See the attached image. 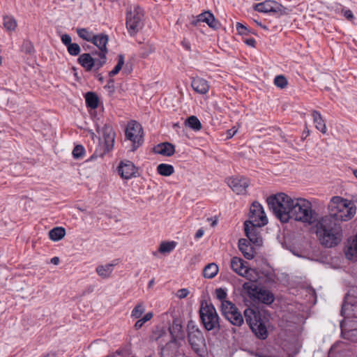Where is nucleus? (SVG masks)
<instances>
[{"label":"nucleus","mask_w":357,"mask_h":357,"mask_svg":"<svg viewBox=\"0 0 357 357\" xmlns=\"http://www.w3.org/2000/svg\"><path fill=\"white\" fill-rule=\"evenodd\" d=\"M43 357H56L54 354H47Z\"/></svg>","instance_id":"13d9d810"},{"label":"nucleus","mask_w":357,"mask_h":357,"mask_svg":"<svg viewBox=\"0 0 357 357\" xmlns=\"http://www.w3.org/2000/svg\"><path fill=\"white\" fill-rule=\"evenodd\" d=\"M346 257L349 260H357V234L355 238L345 248Z\"/></svg>","instance_id":"393cba45"},{"label":"nucleus","mask_w":357,"mask_h":357,"mask_svg":"<svg viewBox=\"0 0 357 357\" xmlns=\"http://www.w3.org/2000/svg\"><path fill=\"white\" fill-rule=\"evenodd\" d=\"M91 43L99 49V52L98 53V56L107 60L106 54L107 53V44L108 43V36L102 33L94 35Z\"/></svg>","instance_id":"dca6fc26"},{"label":"nucleus","mask_w":357,"mask_h":357,"mask_svg":"<svg viewBox=\"0 0 357 357\" xmlns=\"http://www.w3.org/2000/svg\"><path fill=\"white\" fill-rule=\"evenodd\" d=\"M191 86L195 92L202 95L207 93L210 88L208 82L199 77L192 79Z\"/></svg>","instance_id":"aec40b11"},{"label":"nucleus","mask_w":357,"mask_h":357,"mask_svg":"<svg viewBox=\"0 0 357 357\" xmlns=\"http://www.w3.org/2000/svg\"><path fill=\"white\" fill-rule=\"evenodd\" d=\"M169 332L172 336V340L169 342L167 348L173 346V352L181 347V342L184 340L185 335L182 330V326L178 319L173 320L172 326L169 327Z\"/></svg>","instance_id":"ddd939ff"},{"label":"nucleus","mask_w":357,"mask_h":357,"mask_svg":"<svg viewBox=\"0 0 357 357\" xmlns=\"http://www.w3.org/2000/svg\"><path fill=\"white\" fill-rule=\"evenodd\" d=\"M181 45L184 49H185L188 51H190V50H191L190 43L188 40L184 39L183 40H182Z\"/></svg>","instance_id":"8fccbe9b"},{"label":"nucleus","mask_w":357,"mask_h":357,"mask_svg":"<svg viewBox=\"0 0 357 357\" xmlns=\"http://www.w3.org/2000/svg\"><path fill=\"white\" fill-rule=\"evenodd\" d=\"M245 235L248 241L256 245H260L262 243V238L259 234L258 229L259 227L252 226L248 222L244 223Z\"/></svg>","instance_id":"6ab92c4d"},{"label":"nucleus","mask_w":357,"mask_h":357,"mask_svg":"<svg viewBox=\"0 0 357 357\" xmlns=\"http://www.w3.org/2000/svg\"><path fill=\"white\" fill-rule=\"evenodd\" d=\"M344 16L349 20H351L354 18L353 13L350 10H346L343 11Z\"/></svg>","instance_id":"09e8293b"},{"label":"nucleus","mask_w":357,"mask_h":357,"mask_svg":"<svg viewBox=\"0 0 357 357\" xmlns=\"http://www.w3.org/2000/svg\"><path fill=\"white\" fill-rule=\"evenodd\" d=\"M51 262L54 265H57L59 263V258L58 257H54L51 259Z\"/></svg>","instance_id":"864d4df0"},{"label":"nucleus","mask_w":357,"mask_h":357,"mask_svg":"<svg viewBox=\"0 0 357 357\" xmlns=\"http://www.w3.org/2000/svg\"><path fill=\"white\" fill-rule=\"evenodd\" d=\"M199 316L206 330L209 331L220 328L219 316L211 303L207 302L201 303Z\"/></svg>","instance_id":"20e7f679"},{"label":"nucleus","mask_w":357,"mask_h":357,"mask_svg":"<svg viewBox=\"0 0 357 357\" xmlns=\"http://www.w3.org/2000/svg\"><path fill=\"white\" fill-rule=\"evenodd\" d=\"M111 83H113V80H112V79H110V80L109 81V84H111Z\"/></svg>","instance_id":"e2e57ef3"},{"label":"nucleus","mask_w":357,"mask_h":357,"mask_svg":"<svg viewBox=\"0 0 357 357\" xmlns=\"http://www.w3.org/2000/svg\"><path fill=\"white\" fill-rule=\"evenodd\" d=\"M86 102L88 107L91 109H96L98 105V96L94 93H87L86 94Z\"/></svg>","instance_id":"72a5a7b5"},{"label":"nucleus","mask_w":357,"mask_h":357,"mask_svg":"<svg viewBox=\"0 0 357 357\" xmlns=\"http://www.w3.org/2000/svg\"><path fill=\"white\" fill-rule=\"evenodd\" d=\"M218 266L215 264L211 263L205 266L203 275L206 278H213L218 274Z\"/></svg>","instance_id":"c85d7f7f"},{"label":"nucleus","mask_w":357,"mask_h":357,"mask_svg":"<svg viewBox=\"0 0 357 357\" xmlns=\"http://www.w3.org/2000/svg\"><path fill=\"white\" fill-rule=\"evenodd\" d=\"M236 130H229L228 132L229 137H231L236 133Z\"/></svg>","instance_id":"6e6d98bb"},{"label":"nucleus","mask_w":357,"mask_h":357,"mask_svg":"<svg viewBox=\"0 0 357 357\" xmlns=\"http://www.w3.org/2000/svg\"><path fill=\"white\" fill-rule=\"evenodd\" d=\"M312 115L316 128L322 133H326V126L321 114L317 111H313Z\"/></svg>","instance_id":"a878e982"},{"label":"nucleus","mask_w":357,"mask_h":357,"mask_svg":"<svg viewBox=\"0 0 357 357\" xmlns=\"http://www.w3.org/2000/svg\"><path fill=\"white\" fill-rule=\"evenodd\" d=\"M67 47L68 53L72 56H77L81 52V48L77 43H71Z\"/></svg>","instance_id":"a19ab883"},{"label":"nucleus","mask_w":357,"mask_h":357,"mask_svg":"<svg viewBox=\"0 0 357 357\" xmlns=\"http://www.w3.org/2000/svg\"><path fill=\"white\" fill-rule=\"evenodd\" d=\"M215 296L216 298L222 303L223 301H227V292L225 289L222 288L217 289L215 290Z\"/></svg>","instance_id":"c03bdc74"},{"label":"nucleus","mask_w":357,"mask_h":357,"mask_svg":"<svg viewBox=\"0 0 357 357\" xmlns=\"http://www.w3.org/2000/svg\"><path fill=\"white\" fill-rule=\"evenodd\" d=\"M190 291L188 289H181L177 291L176 295L178 298L182 299L187 297Z\"/></svg>","instance_id":"a18cd8bd"},{"label":"nucleus","mask_w":357,"mask_h":357,"mask_svg":"<svg viewBox=\"0 0 357 357\" xmlns=\"http://www.w3.org/2000/svg\"><path fill=\"white\" fill-rule=\"evenodd\" d=\"M328 213L320 217L315 225V233L321 244L326 248L339 245L343 238L340 222L351 220L356 213V206L342 197H333L327 206Z\"/></svg>","instance_id":"f257e3e1"},{"label":"nucleus","mask_w":357,"mask_h":357,"mask_svg":"<svg viewBox=\"0 0 357 357\" xmlns=\"http://www.w3.org/2000/svg\"><path fill=\"white\" fill-rule=\"evenodd\" d=\"M61 42L63 45L68 47L70 44L72 43V39L70 35L68 34H63L61 37Z\"/></svg>","instance_id":"49530a36"},{"label":"nucleus","mask_w":357,"mask_h":357,"mask_svg":"<svg viewBox=\"0 0 357 357\" xmlns=\"http://www.w3.org/2000/svg\"><path fill=\"white\" fill-rule=\"evenodd\" d=\"M243 289L255 301L270 305L274 301V296L270 291L259 287L255 283L245 282Z\"/></svg>","instance_id":"423d86ee"},{"label":"nucleus","mask_w":357,"mask_h":357,"mask_svg":"<svg viewBox=\"0 0 357 357\" xmlns=\"http://www.w3.org/2000/svg\"><path fill=\"white\" fill-rule=\"evenodd\" d=\"M293 198L280 192L267 198L268 207L282 222L289 221V213L291 208Z\"/></svg>","instance_id":"7ed1b4c3"},{"label":"nucleus","mask_w":357,"mask_h":357,"mask_svg":"<svg viewBox=\"0 0 357 357\" xmlns=\"http://www.w3.org/2000/svg\"><path fill=\"white\" fill-rule=\"evenodd\" d=\"M145 311V306L143 303H139L137 305L133 308L131 312V317L134 319H139L142 317L143 313Z\"/></svg>","instance_id":"c9c22d12"},{"label":"nucleus","mask_w":357,"mask_h":357,"mask_svg":"<svg viewBox=\"0 0 357 357\" xmlns=\"http://www.w3.org/2000/svg\"><path fill=\"white\" fill-rule=\"evenodd\" d=\"M274 84L280 89H284L287 85V80L283 75H277L274 79Z\"/></svg>","instance_id":"79ce46f5"},{"label":"nucleus","mask_w":357,"mask_h":357,"mask_svg":"<svg viewBox=\"0 0 357 357\" xmlns=\"http://www.w3.org/2000/svg\"><path fill=\"white\" fill-rule=\"evenodd\" d=\"M231 268L238 275L243 276L246 271L247 262L244 261L241 258L234 257L230 261Z\"/></svg>","instance_id":"412c9836"},{"label":"nucleus","mask_w":357,"mask_h":357,"mask_svg":"<svg viewBox=\"0 0 357 357\" xmlns=\"http://www.w3.org/2000/svg\"><path fill=\"white\" fill-rule=\"evenodd\" d=\"M188 338L192 349L197 353L199 352L206 345L205 338L200 329L193 321H190L187 326Z\"/></svg>","instance_id":"6e6552de"},{"label":"nucleus","mask_w":357,"mask_h":357,"mask_svg":"<svg viewBox=\"0 0 357 357\" xmlns=\"http://www.w3.org/2000/svg\"><path fill=\"white\" fill-rule=\"evenodd\" d=\"M154 284V280H151L149 282V287H151Z\"/></svg>","instance_id":"4d7b16f0"},{"label":"nucleus","mask_w":357,"mask_h":357,"mask_svg":"<svg viewBox=\"0 0 357 357\" xmlns=\"http://www.w3.org/2000/svg\"><path fill=\"white\" fill-rule=\"evenodd\" d=\"M176 245V243L172 242H163L160 244L159 251L162 253L170 252L172 251Z\"/></svg>","instance_id":"4c0bfd02"},{"label":"nucleus","mask_w":357,"mask_h":357,"mask_svg":"<svg viewBox=\"0 0 357 357\" xmlns=\"http://www.w3.org/2000/svg\"><path fill=\"white\" fill-rule=\"evenodd\" d=\"M238 248L247 259H252L255 256V252L248 239L241 238L238 241Z\"/></svg>","instance_id":"4be33fe9"},{"label":"nucleus","mask_w":357,"mask_h":357,"mask_svg":"<svg viewBox=\"0 0 357 357\" xmlns=\"http://www.w3.org/2000/svg\"><path fill=\"white\" fill-rule=\"evenodd\" d=\"M244 316L246 322L249 324L252 331L261 340H265L268 335L266 326L264 321L261 319L259 312L254 310L247 308L244 311Z\"/></svg>","instance_id":"39448f33"},{"label":"nucleus","mask_w":357,"mask_h":357,"mask_svg":"<svg viewBox=\"0 0 357 357\" xmlns=\"http://www.w3.org/2000/svg\"><path fill=\"white\" fill-rule=\"evenodd\" d=\"M242 277L245 278L247 280H250V283H254L257 282L260 278V274L259 271L255 268L248 267L246 271H245V273Z\"/></svg>","instance_id":"c756f323"},{"label":"nucleus","mask_w":357,"mask_h":357,"mask_svg":"<svg viewBox=\"0 0 357 357\" xmlns=\"http://www.w3.org/2000/svg\"><path fill=\"white\" fill-rule=\"evenodd\" d=\"M124 56L122 54L118 56V63L112 70L109 73V77H113L119 73L124 64Z\"/></svg>","instance_id":"e433bc0d"},{"label":"nucleus","mask_w":357,"mask_h":357,"mask_svg":"<svg viewBox=\"0 0 357 357\" xmlns=\"http://www.w3.org/2000/svg\"><path fill=\"white\" fill-rule=\"evenodd\" d=\"M78 62L86 71H91L93 68L100 69L106 63V60L102 57L94 59L90 54L84 53L79 56Z\"/></svg>","instance_id":"2eb2a0df"},{"label":"nucleus","mask_w":357,"mask_h":357,"mask_svg":"<svg viewBox=\"0 0 357 357\" xmlns=\"http://www.w3.org/2000/svg\"><path fill=\"white\" fill-rule=\"evenodd\" d=\"M204 234V229H198L197 231V232L195 234V238L196 239H199V238H200L201 237L203 236Z\"/></svg>","instance_id":"3c124183"},{"label":"nucleus","mask_w":357,"mask_h":357,"mask_svg":"<svg viewBox=\"0 0 357 357\" xmlns=\"http://www.w3.org/2000/svg\"><path fill=\"white\" fill-rule=\"evenodd\" d=\"M226 182L230 188L238 195L245 194L250 185L248 178L239 175L227 178Z\"/></svg>","instance_id":"4468645a"},{"label":"nucleus","mask_w":357,"mask_h":357,"mask_svg":"<svg viewBox=\"0 0 357 357\" xmlns=\"http://www.w3.org/2000/svg\"><path fill=\"white\" fill-rule=\"evenodd\" d=\"M354 174L357 178V169L354 171Z\"/></svg>","instance_id":"052dcab7"},{"label":"nucleus","mask_w":357,"mask_h":357,"mask_svg":"<svg viewBox=\"0 0 357 357\" xmlns=\"http://www.w3.org/2000/svg\"><path fill=\"white\" fill-rule=\"evenodd\" d=\"M221 312L225 317L234 326H241L244 321L236 306L229 301L221 303Z\"/></svg>","instance_id":"9d476101"},{"label":"nucleus","mask_w":357,"mask_h":357,"mask_svg":"<svg viewBox=\"0 0 357 357\" xmlns=\"http://www.w3.org/2000/svg\"><path fill=\"white\" fill-rule=\"evenodd\" d=\"M154 151L156 153H158V154H160L162 155L171 156L172 155L174 154L175 150H174V146L172 144L168 143V142H165V143H162V144L157 145L154 148Z\"/></svg>","instance_id":"b1692460"},{"label":"nucleus","mask_w":357,"mask_h":357,"mask_svg":"<svg viewBox=\"0 0 357 357\" xmlns=\"http://www.w3.org/2000/svg\"><path fill=\"white\" fill-rule=\"evenodd\" d=\"M126 137L132 144V151H135L143 143V129L142 126L135 121H131L126 129Z\"/></svg>","instance_id":"1a4fd4ad"},{"label":"nucleus","mask_w":357,"mask_h":357,"mask_svg":"<svg viewBox=\"0 0 357 357\" xmlns=\"http://www.w3.org/2000/svg\"><path fill=\"white\" fill-rule=\"evenodd\" d=\"M144 12L139 6H135L127 12L126 27L130 36L135 35L143 26Z\"/></svg>","instance_id":"0eeeda50"},{"label":"nucleus","mask_w":357,"mask_h":357,"mask_svg":"<svg viewBox=\"0 0 357 357\" xmlns=\"http://www.w3.org/2000/svg\"><path fill=\"white\" fill-rule=\"evenodd\" d=\"M169 345V342L162 348V356L164 357H173L175 356L177 353L178 352V349H176L175 352H173L172 350L174 349V347H169L167 348V346Z\"/></svg>","instance_id":"ea45409f"},{"label":"nucleus","mask_w":357,"mask_h":357,"mask_svg":"<svg viewBox=\"0 0 357 357\" xmlns=\"http://www.w3.org/2000/svg\"><path fill=\"white\" fill-rule=\"evenodd\" d=\"M77 33L81 38L88 42H91L94 36L91 31L84 28L77 29Z\"/></svg>","instance_id":"f704fd0d"},{"label":"nucleus","mask_w":357,"mask_h":357,"mask_svg":"<svg viewBox=\"0 0 357 357\" xmlns=\"http://www.w3.org/2000/svg\"><path fill=\"white\" fill-rule=\"evenodd\" d=\"M118 172L121 178L130 179L135 176L137 169L132 162L126 160L121 162L118 167Z\"/></svg>","instance_id":"f3484780"},{"label":"nucleus","mask_w":357,"mask_h":357,"mask_svg":"<svg viewBox=\"0 0 357 357\" xmlns=\"http://www.w3.org/2000/svg\"><path fill=\"white\" fill-rule=\"evenodd\" d=\"M199 22L206 23L211 28L218 29L220 24L215 20L214 15L209 11L204 12L197 15V19L192 22V24L197 26Z\"/></svg>","instance_id":"a211bd4d"},{"label":"nucleus","mask_w":357,"mask_h":357,"mask_svg":"<svg viewBox=\"0 0 357 357\" xmlns=\"http://www.w3.org/2000/svg\"><path fill=\"white\" fill-rule=\"evenodd\" d=\"M317 213L312 209L310 202L303 198H293L289 213V220H293L307 225H314L318 219Z\"/></svg>","instance_id":"f03ea898"},{"label":"nucleus","mask_w":357,"mask_h":357,"mask_svg":"<svg viewBox=\"0 0 357 357\" xmlns=\"http://www.w3.org/2000/svg\"><path fill=\"white\" fill-rule=\"evenodd\" d=\"M186 126L191 129L198 131L202 128V124L198 118L195 116H191L185 121Z\"/></svg>","instance_id":"2f4dec72"},{"label":"nucleus","mask_w":357,"mask_h":357,"mask_svg":"<svg viewBox=\"0 0 357 357\" xmlns=\"http://www.w3.org/2000/svg\"><path fill=\"white\" fill-rule=\"evenodd\" d=\"M157 171L162 176H169L174 173V169L172 165L162 163L157 167Z\"/></svg>","instance_id":"7c9ffc66"},{"label":"nucleus","mask_w":357,"mask_h":357,"mask_svg":"<svg viewBox=\"0 0 357 357\" xmlns=\"http://www.w3.org/2000/svg\"><path fill=\"white\" fill-rule=\"evenodd\" d=\"M246 44H248L250 46L255 47L256 41L253 38H250L245 40Z\"/></svg>","instance_id":"603ef678"},{"label":"nucleus","mask_w":357,"mask_h":357,"mask_svg":"<svg viewBox=\"0 0 357 357\" xmlns=\"http://www.w3.org/2000/svg\"><path fill=\"white\" fill-rule=\"evenodd\" d=\"M4 28L9 31H13L17 27V21L13 16H5L3 17Z\"/></svg>","instance_id":"473e14b6"},{"label":"nucleus","mask_w":357,"mask_h":357,"mask_svg":"<svg viewBox=\"0 0 357 357\" xmlns=\"http://www.w3.org/2000/svg\"><path fill=\"white\" fill-rule=\"evenodd\" d=\"M84 148L82 145H77L73 151V155L75 158L79 159L84 156Z\"/></svg>","instance_id":"37998d69"},{"label":"nucleus","mask_w":357,"mask_h":357,"mask_svg":"<svg viewBox=\"0 0 357 357\" xmlns=\"http://www.w3.org/2000/svg\"><path fill=\"white\" fill-rule=\"evenodd\" d=\"M153 317V314L151 312L146 313L142 319L137 320L135 324L136 329H139L142 326L148 321L151 320Z\"/></svg>","instance_id":"58836bf2"},{"label":"nucleus","mask_w":357,"mask_h":357,"mask_svg":"<svg viewBox=\"0 0 357 357\" xmlns=\"http://www.w3.org/2000/svg\"><path fill=\"white\" fill-rule=\"evenodd\" d=\"M66 235V230L61 227L53 228L49 231V237L54 241H58L62 239Z\"/></svg>","instance_id":"cd10ccee"},{"label":"nucleus","mask_w":357,"mask_h":357,"mask_svg":"<svg viewBox=\"0 0 357 357\" xmlns=\"http://www.w3.org/2000/svg\"><path fill=\"white\" fill-rule=\"evenodd\" d=\"M254 8L259 13H271L278 16L284 15L287 13L286 8L273 0H265L261 3L256 4Z\"/></svg>","instance_id":"f8f14e48"},{"label":"nucleus","mask_w":357,"mask_h":357,"mask_svg":"<svg viewBox=\"0 0 357 357\" xmlns=\"http://www.w3.org/2000/svg\"><path fill=\"white\" fill-rule=\"evenodd\" d=\"M103 134L106 145V150L108 151L114 146L115 134L110 128H105Z\"/></svg>","instance_id":"bb28decb"},{"label":"nucleus","mask_w":357,"mask_h":357,"mask_svg":"<svg viewBox=\"0 0 357 357\" xmlns=\"http://www.w3.org/2000/svg\"><path fill=\"white\" fill-rule=\"evenodd\" d=\"M232 331L234 332V333L236 332L234 328L232 329Z\"/></svg>","instance_id":"0e129e2a"},{"label":"nucleus","mask_w":357,"mask_h":357,"mask_svg":"<svg viewBox=\"0 0 357 357\" xmlns=\"http://www.w3.org/2000/svg\"><path fill=\"white\" fill-rule=\"evenodd\" d=\"M116 264H106L104 265H98L96 268V273L103 279L109 278L113 271Z\"/></svg>","instance_id":"5701e85b"},{"label":"nucleus","mask_w":357,"mask_h":357,"mask_svg":"<svg viewBox=\"0 0 357 357\" xmlns=\"http://www.w3.org/2000/svg\"><path fill=\"white\" fill-rule=\"evenodd\" d=\"M245 222L255 227H263L268 223V219L262 206L255 202L250 206L249 220Z\"/></svg>","instance_id":"9b49d317"},{"label":"nucleus","mask_w":357,"mask_h":357,"mask_svg":"<svg viewBox=\"0 0 357 357\" xmlns=\"http://www.w3.org/2000/svg\"><path fill=\"white\" fill-rule=\"evenodd\" d=\"M29 50L28 51H29V53H31L33 50V46L31 44H29Z\"/></svg>","instance_id":"bf43d9fd"},{"label":"nucleus","mask_w":357,"mask_h":357,"mask_svg":"<svg viewBox=\"0 0 357 357\" xmlns=\"http://www.w3.org/2000/svg\"><path fill=\"white\" fill-rule=\"evenodd\" d=\"M255 22L260 27L265 30H268V27L265 25H263L261 22H258L257 20H255Z\"/></svg>","instance_id":"5fc2aeb1"},{"label":"nucleus","mask_w":357,"mask_h":357,"mask_svg":"<svg viewBox=\"0 0 357 357\" xmlns=\"http://www.w3.org/2000/svg\"><path fill=\"white\" fill-rule=\"evenodd\" d=\"M236 29L240 34H246L247 28L239 22L236 24Z\"/></svg>","instance_id":"de8ad7c7"},{"label":"nucleus","mask_w":357,"mask_h":357,"mask_svg":"<svg viewBox=\"0 0 357 357\" xmlns=\"http://www.w3.org/2000/svg\"><path fill=\"white\" fill-rule=\"evenodd\" d=\"M1 63H2V59H1V57L0 56V65L1 64Z\"/></svg>","instance_id":"680f3d73"}]
</instances>
